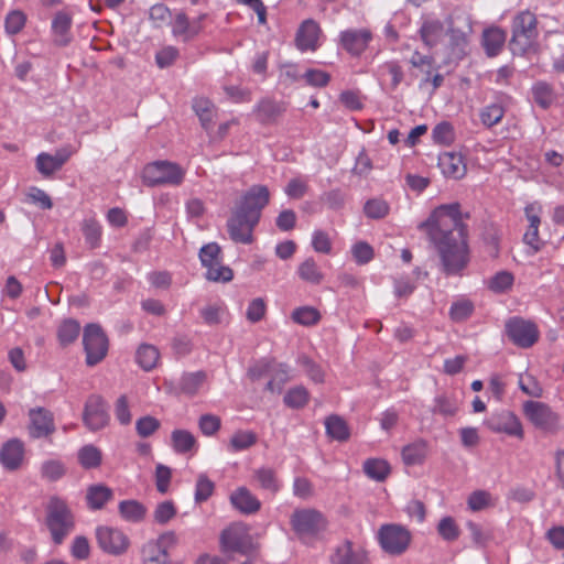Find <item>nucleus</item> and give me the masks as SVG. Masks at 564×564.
Listing matches in <instances>:
<instances>
[{"label": "nucleus", "mask_w": 564, "mask_h": 564, "mask_svg": "<svg viewBox=\"0 0 564 564\" xmlns=\"http://www.w3.org/2000/svg\"><path fill=\"white\" fill-rule=\"evenodd\" d=\"M421 41L429 48L435 47L446 34L444 22L434 18H425L419 30Z\"/></svg>", "instance_id": "obj_20"}, {"label": "nucleus", "mask_w": 564, "mask_h": 564, "mask_svg": "<svg viewBox=\"0 0 564 564\" xmlns=\"http://www.w3.org/2000/svg\"><path fill=\"white\" fill-rule=\"evenodd\" d=\"M506 332L511 341L521 348H529L539 339L536 325L521 317L510 318L506 323Z\"/></svg>", "instance_id": "obj_11"}, {"label": "nucleus", "mask_w": 564, "mask_h": 564, "mask_svg": "<svg viewBox=\"0 0 564 564\" xmlns=\"http://www.w3.org/2000/svg\"><path fill=\"white\" fill-rule=\"evenodd\" d=\"M113 498L112 490L101 484L93 485L87 489V503L90 509L98 510L104 508V506Z\"/></svg>", "instance_id": "obj_27"}, {"label": "nucleus", "mask_w": 564, "mask_h": 564, "mask_svg": "<svg viewBox=\"0 0 564 564\" xmlns=\"http://www.w3.org/2000/svg\"><path fill=\"white\" fill-rule=\"evenodd\" d=\"M253 477L262 489L272 494L279 490L278 479L272 468H259L254 470Z\"/></svg>", "instance_id": "obj_41"}, {"label": "nucleus", "mask_w": 564, "mask_h": 564, "mask_svg": "<svg viewBox=\"0 0 564 564\" xmlns=\"http://www.w3.org/2000/svg\"><path fill=\"white\" fill-rule=\"evenodd\" d=\"M506 33L499 28H490L484 32L482 44L489 56H496L502 48Z\"/></svg>", "instance_id": "obj_32"}, {"label": "nucleus", "mask_w": 564, "mask_h": 564, "mask_svg": "<svg viewBox=\"0 0 564 564\" xmlns=\"http://www.w3.org/2000/svg\"><path fill=\"white\" fill-rule=\"evenodd\" d=\"M230 501L240 512L250 514L257 512L261 503L246 487L238 488L230 496Z\"/></svg>", "instance_id": "obj_25"}, {"label": "nucleus", "mask_w": 564, "mask_h": 564, "mask_svg": "<svg viewBox=\"0 0 564 564\" xmlns=\"http://www.w3.org/2000/svg\"><path fill=\"white\" fill-rule=\"evenodd\" d=\"M160 427V421L153 416L147 415L139 419L135 429L141 437L151 436Z\"/></svg>", "instance_id": "obj_60"}, {"label": "nucleus", "mask_w": 564, "mask_h": 564, "mask_svg": "<svg viewBox=\"0 0 564 564\" xmlns=\"http://www.w3.org/2000/svg\"><path fill=\"white\" fill-rule=\"evenodd\" d=\"M46 527L55 544H61L74 530L75 519L65 500L52 497L46 507Z\"/></svg>", "instance_id": "obj_2"}, {"label": "nucleus", "mask_w": 564, "mask_h": 564, "mask_svg": "<svg viewBox=\"0 0 564 564\" xmlns=\"http://www.w3.org/2000/svg\"><path fill=\"white\" fill-rule=\"evenodd\" d=\"M371 39L372 34L367 29L347 30L340 34L343 47L352 55L361 54Z\"/></svg>", "instance_id": "obj_19"}, {"label": "nucleus", "mask_w": 564, "mask_h": 564, "mask_svg": "<svg viewBox=\"0 0 564 564\" xmlns=\"http://www.w3.org/2000/svg\"><path fill=\"white\" fill-rule=\"evenodd\" d=\"M446 23V33L449 35L452 53L456 58H460L467 44V36L471 33L470 20L468 17L460 14L449 17Z\"/></svg>", "instance_id": "obj_12"}, {"label": "nucleus", "mask_w": 564, "mask_h": 564, "mask_svg": "<svg viewBox=\"0 0 564 564\" xmlns=\"http://www.w3.org/2000/svg\"><path fill=\"white\" fill-rule=\"evenodd\" d=\"M159 358L160 352L158 348L149 344L140 345L135 354L137 362L145 371L152 370L156 366Z\"/></svg>", "instance_id": "obj_33"}, {"label": "nucleus", "mask_w": 564, "mask_h": 564, "mask_svg": "<svg viewBox=\"0 0 564 564\" xmlns=\"http://www.w3.org/2000/svg\"><path fill=\"white\" fill-rule=\"evenodd\" d=\"M458 411V402L448 395L442 394L435 398L433 412L444 416L455 415Z\"/></svg>", "instance_id": "obj_46"}, {"label": "nucleus", "mask_w": 564, "mask_h": 564, "mask_svg": "<svg viewBox=\"0 0 564 564\" xmlns=\"http://www.w3.org/2000/svg\"><path fill=\"white\" fill-rule=\"evenodd\" d=\"M351 253L356 262L359 264H366L373 258L372 247L365 241H359L355 243L351 248Z\"/></svg>", "instance_id": "obj_61"}, {"label": "nucleus", "mask_w": 564, "mask_h": 564, "mask_svg": "<svg viewBox=\"0 0 564 564\" xmlns=\"http://www.w3.org/2000/svg\"><path fill=\"white\" fill-rule=\"evenodd\" d=\"M319 26L313 20H305L296 33V46L301 51H315L317 48V41L319 36Z\"/></svg>", "instance_id": "obj_23"}, {"label": "nucleus", "mask_w": 564, "mask_h": 564, "mask_svg": "<svg viewBox=\"0 0 564 564\" xmlns=\"http://www.w3.org/2000/svg\"><path fill=\"white\" fill-rule=\"evenodd\" d=\"M364 212L367 217L372 219H380L388 215L389 213V205L387 202L379 199V198H372L367 200L364 207Z\"/></svg>", "instance_id": "obj_53"}, {"label": "nucleus", "mask_w": 564, "mask_h": 564, "mask_svg": "<svg viewBox=\"0 0 564 564\" xmlns=\"http://www.w3.org/2000/svg\"><path fill=\"white\" fill-rule=\"evenodd\" d=\"M72 26V15L65 11H58L52 22V30L55 36V43L59 46H66L72 36L69 30Z\"/></svg>", "instance_id": "obj_26"}, {"label": "nucleus", "mask_w": 564, "mask_h": 564, "mask_svg": "<svg viewBox=\"0 0 564 564\" xmlns=\"http://www.w3.org/2000/svg\"><path fill=\"white\" fill-rule=\"evenodd\" d=\"M29 433L33 438L46 437L54 433V416L45 408H34L29 411Z\"/></svg>", "instance_id": "obj_18"}, {"label": "nucleus", "mask_w": 564, "mask_h": 564, "mask_svg": "<svg viewBox=\"0 0 564 564\" xmlns=\"http://www.w3.org/2000/svg\"><path fill=\"white\" fill-rule=\"evenodd\" d=\"M467 503L471 511H481L492 506V498L486 490H476L469 495Z\"/></svg>", "instance_id": "obj_52"}, {"label": "nucleus", "mask_w": 564, "mask_h": 564, "mask_svg": "<svg viewBox=\"0 0 564 564\" xmlns=\"http://www.w3.org/2000/svg\"><path fill=\"white\" fill-rule=\"evenodd\" d=\"M36 169L45 177L53 175L56 171L61 170L59 165L52 158V154L40 153L36 158Z\"/></svg>", "instance_id": "obj_58"}, {"label": "nucleus", "mask_w": 564, "mask_h": 564, "mask_svg": "<svg viewBox=\"0 0 564 564\" xmlns=\"http://www.w3.org/2000/svg\"><path fill=\"white\" fill-rule=\"evenodd\" d=\"M24 445L18 438L9 440L0 451V463L8 470L18 469L23 460Z\"/></svg>", "instance_id": "obj_21"}, {"label": "nucleus", "mask_w": 564, "mask_h": 564, "mask_svg": "<svg viewBox=\"0 0 564 564\" xmlns=\"http://www.w3.org/2000/svg\"><path fill=\"white\" fill-rule=\"evenodd\" d=\"M326 434L338 442H345L350 436L349 427L346 421L336 414H332L325 420Z\"/></svg>", "instance_id": "obj_29"}, {"label": "nucleus", "mask_w": 564, "mask_h": 564, "mask_svg": "<svg viewBox=\"0 0 564 564\" xmlns=\"http://www.w3.org/2000/svg\"><path fill=\"white\" fill-rule=\"evenodd\" d=\"M206 380L204 371L184 373L180 381V389L182 392L194 395Z\"/></svg>", "instance_id": "obj_39"}, {"label": "nucleus", "mask_w": 564, "mask_h": 564, "mask_svg": "<svg viewBox=\"0 0 564 564\" xmlns=\"http://www.w3.org/2000/svg\"><path fill=\"white\" fill-rule=\"evenodd\" d=\"M171 437L174 451L181 454L191 451L196 443L193 434L185 430L173 431Z\"/></svg>", "instance_id": "obj_42"}, {"label": "nucleus", "mask_w": 564, "mask_h": 564, "mask_svg": "<svg viewBox=\"0 0 564 564\" xmlns=\"http://www.w3.org/2000/svg\"><path fill=\"white\" fill-rule=\"evenodd\" d=\"M270 193L264 185L251 186L236 203L235 210L249 216L254 220H260L262 209L268 205Z\"/></svg>", "instance_id": "obj_9"}, {"label": "nucleus", "mask_w": 564, "mask_h": 564, "mask_svg": "<svg viewBox=\"0 0 564 564\" xmlns=\"http://www.w3.org/2000/svg\"><path fill=\"white\" fill-rule=\"evenodd\" d=\"M284 111V104L271 99H263L257 106L258 117L262 122H271Z\"/></svg>", "instance_id": "obj_34"}, {"label": "nucleus", "mask_w": 564, "mask_h": 564, "mask_svg": "<svg viewBox=\"0 0 564 564\" xmlns=\"http://www.w3.org/2000/svg\"><path fill=\"white\" fill-rule=\"evenodd\" d=\"M82 230L86 242L90 248H97L101 237V226L94 218H88L83 221Z\"/></svg>", "instance_id": "obj_43"}, {"label": "nucleus", "mask_w": 564, "mask_h": 564, "mask_svg": "<svg viewBox=\"0 0 564 564\" xmlns=\"http://www.w3.org/2000/svg\"><path fill=\"white\" fill-rule=\"evenodd\" d=\"M513 283V275L508 271H500L496 273L488 282L490 290L501 293L511 288Z\"/></svg>", "instance_id": "obj_57"}, {"label": "nucleus", "mask_w": 564, "mask_h": 564, "mask_svg": "<svg viewBox=\"0 0 564 564\" xmlns=\"http://www.w3.org/2000/svg\"><path fill=\"white\" fill-rule=\"evenodd\" d=\"M119 513L128 522H141L147 514V508L138 500H123L119 503Z\"/></svg>", "instance_id": "obj_31"}, {"label": "nucleus", "mask_w": 564, "mask_h": 564, "mask_svg": "<svg viewBox=\"0 0 564 564\" xmlns=\"http://www.w3.org/2000/svg\"><path fill=\"white\" fill-rule=\"evenodd\" d=\"M290 522L297 538L305 543L318 538L327 528L325 516L311 508L294 510Z\"/></svg>", "instance_id": "obj_4"}, {"label": "nucleus", "mask_w": 564, "mask_h": 564, "mask_svg": "<svg viewBox=\"0 0 564 564\" xmlns=\"http://www.w3.org/2000/svg\"><path fill=\"white\" fill-rule=\"evenodd\" d=\"M487 426L496 433H505L518 438L523 437L522 425L517 415L510 411L492 414L486 422Z\"/></svg>", "instance_id": "obj_17"}, {"label": "nucleus", "mask_w": 564, "mask_h": 564, "mask_svg": "<svg viewBox=\"0 0 564 564\" xmlns=\"http://www.w3.org/2000/svg\"><path fill=\"white\" fill-rule=\"evenodd\" d=\"M220 419L213 414H203L198 421V426L206 436L214 435L220 429Z\"/></svg>", "instance_id": "obj_64"}, {"label": "nucleus", "mask_w": 564, "mask_h": 564, "mask_svg": "<svg viewBox=\"0 0 564 564\" xmlns=\"http://www.w3.org/2000/svg\"><path fill=\"white\" fill-rule=\"evenodd\" d=\"M185 171L170 161H155L148 164L142 173L143 183L154 187L160 185L177 186L182 184Z\"/></svg>", "instance_id": "obj_5"}, {"label": "nucleus", "mask_w": 564, "mask_h": 564, "mask_svg": "<svg viewBox=\"0 0 564 564\" xmlns=\"http://www.w3.org/2000/svg\"><path fill=\"white\" fill-rule=\"evenodd\" d=\"M333 564H368L367 554L364 550H354L350 542L339 545L332 555Z\"/></svg>", "instance_id": "obj_24"}, {"label": "nucleus", "mask_w": 564, "mask_h": 564, "mask_svg": "<svg viewBox=\"0 0 564 564\" xmlns=\"http://www.w3.org/2000/svg\"><path fill=\"white\" fill-rule=\"evenodd\" d=\"M523 411L529 421L538 429L553 433L558 429V416L546 404L527 401Z\"/></svg>", "instance_id": "obj_13"}, {"label": "nucleus", "mask_w": 564, "mask_h": 564, "mask_svg": "<svg viewBox=\"0 0 564 564\" xmlns=\"http://www.w3.org/2000/svg\"><path fill=\"white\" fill-rule=\"evenodd\" d=\"M438 166L447 177L462 178L466 173L463 156L455 152H443L438 155Z\"/></svg>", "instance_id": "obj_22"}, {"label": "nucleus", "mask_w": 564, "mask_h": 564, "mask_svg": "<svg viewBox=\"0 0 564 564\" xmlns=\"http://www.w3.org/2000/svg\"><path fill=\"white\" fill-rule=\"evenodd\" d=\"M257 442L258 436L254 432L238 430L231 435L227 444V449L231 453L247 451L256 445Z\"/></svg>", "instance_id": "obj_28"}, {"label": "nucleus", "mask_w": 564, "mask_h": 564, "mask_svg": "<svg viewBox=\"0 0 564 564\" xmlns=\"http://www.w3.org/2000/svg\"><path fill=\"white\" fill-rule=\"evenodd\" d=\"M438 534L448 542H453L459 536V528L452 517H444L437 524Z\"/></svg>", "instance_id": "obj_49"}, {"label": "nucleus", "mask_w": 564, "mask_h": 564, "mask_svg": "<svg viewBox=\"0 0 564 564\" xmlns=\"http://www.w3.org/2000/svg\"><path fill=\"white\" fill-rule=\"evenodd\" d=\"M532 94L534 101L543 109H546L553 102V91L546 83H536L532 88Z\"/></svg>", "instance_id": "obj_51"}, {"label": "nucleus", "mask_w": 564, "mask_h": 564, "mask_svg": "<svg viewBox=\"0 0 564 564\" xmlns=\"http://www.w3.org/2000/svg\"><path fill=\"white\" fill-rule=\"evenodd\" d=\"M365 474L377 481H382L390 473L388 463L379 458H370L364 463Z\"/></svg>", "instance_id": "obj_38"}, {"label": "nucleus", "mask_w": 564, "mask_h": 564, "mask_svg": "<svg viewBox=\"0 0 564 564\" xmlns=\"http://www.w3.org/2000/svg\"><path fill=\"white\" fill-rule=\"evenodd\" d=\"M432 138L436 143L449 144L454 140V129L452 124L446 121L436 124L432 131Z\"/></svg>", "instance_id": "obj_59"}, {"label": "nucleus", "mask_w": 564, "mask_h": 564, "mask_svg": "<svg viewBox=\"0 0 564 564\" xmlns=\"http://www.w3.org/2000/svg\"><path fill=\"white\" fill-rule=\"evenodd\" d=\"M78 459L84 468H96L101 463V452L94 445H86L78 452Z\"/></svg>", "instance_id": "obj_45"}, {"label": "nucleus", "mask_w": 564, "mask_h": 564, "mask_svg": "<svg viewBox=\"0 0 564 564\" xmlns=\"http://www.w3.org/2000/svg\"><path fill=\"white\" fill-rule=\"evenodd\" d=\"M83 421L90 431L104 429L109 422L107 405L100 395H90L86 401Z\"/></svg>", "instance_id": "obj_16"}, {"label": "nucleus", "mask_w": 564, "mask_h": 564, "mask_svg": "<svg viewBox=\"0 0 564 564\" xmlns=\"http://www.w3.org/2000/svg\"><path fill=\"white\" fill-rule=\"evenodd\" d=\"M381 549L390 555H401L410 546L412 534L398 523L382 524L377 533Z\"/></svg>", "instance_id": "obj_6"}, {"label": "nucleus", "mask_w": 564, "mask_h": 564, "mask_svg": "<svg viewBox=\"0 0 564 564\" xmlns=\"http://www.w3.org/2000/svg\"><path fill=\"white\" fill-rule=\"evenodd\" d=\"M466 527L470 533L475 546L484 549L494 539L492 531L489 527L468 521Z\"/></svg>", "instance_id": "obj_35"}, {"label": "nucleus", "mask_w": 564, "mask_h": 564, "mask_svg": "<svg viewBox=\"0 0 564 564\" xmlns=\"http://www.w3.org/2000/svg\"><path fill=\"white\" fill-rule=\"evenodd\" d=\"M292 318L297 324H301L304 326H311V325L316 324L319 321L321 315H319L318 311L315 310L314 307L303 306V307L296 308L292 313Z\"/></svg>", "instance_id": "obj_47"}, {"label": "nucleus", "mask_w": 564, "mask_h": 564, "mask_svg": "<svg viewBox=\"0 0 564 564\" xmlns=\"http://www.w3.org/2000/svg\"><path fill=\"white\" fill-rule=\"evenodd\" d=\"M511 32V51L514 54H525L533 47L539 36L536 17L530 11L518 13L512 20Z\"/></svg>", "instance_id": "obj_3"}, {"label": "nucleus", "mask_w": 564, "mask_h": 564, "mask_svg": "<svg viewBox=\"0 0 564 564\" xmlns=\"http://www.w3.org/2000/svg\"><path fill=\"white\" fill-rule=\"evenodd\" d=\"M80 325L75 319L64 321L57 330V337L62 346L72 344L78 337Z\"/></svg>", "instance_id": "obj_40"}, {"label": "nucleus", "mask_w": 564, "mask_h": 564, "mask_svg": "<svg viewBox=\"0 0 564 564\" xmlns=\"http://www.w3.org/2000/svg\"><path fill=\"white\" fill-rule=\"evenodd\" d=\"M193 110L199 118L202 127L209 131L213 127L215 117V107L213 102L206 98L199 97L193 100Z\"/></svg>", "instance_id": "obj_30"}, {"label": "nucleus", "mask_w": 564, "mask_h": 564, "mask_svg": "<svg viewBox=\"0 0 564 564\" xmlns=\"http://www.w3.org/2000/svg\"><path fill=\"white\" fill-rule=\"evenodd\" d=\"M505 115V110L499 104H491L486 106L480 111V120L481 122L490 128L497 123H499Z\"/></svg>", "instance_id": "obj_48"}, {"label": "nucleus", "mask_w": 564, "mask_h": 564, "mask_svg": "<svg viewBox=\"0 0 564 564\" xmlns=\"http://www.w3.org/2000/svg\"><path fill=\"white\" fill-rule=\"evenodd\" d=\"M221 249L216 242L203 246L199 250V259L206 271V279L214 282H229L232 270L221 263Z\"/></svg>", "instance_id": "obj_7"}, {"label": "nucleus", "mask_w": 564, "mask_h": 564, "mask_svg": "<svg viewBox=\"0 0 564 564\" xmlns=\"http://www.w3.org/2000/svg\"><path fill=\"white\" fill-rule=\"evenodd\" d=\"M290 370L286 365H275L272 364V369L270 372L271 379L267 383V389L271 392H281L282 387L290 379Z\"/></svg>", "instance_id": "obj_36"}, {"label": "nucleus", "mask_w": 564, "mask_h": 564, "mask_svg": "<svg viewBox=\"0 0 564 564\" xmlns=\"http://www.w3.org/2000/svg\"><path fill=\"white\" fill-rule=\"evenodd\" d=\"M258 224V220L253 221L249 216L234 209L227 220V230L230 239L237 243H252L253 230Z\"/></svg>", "instance_id": "obj_14"}, {"label": "nucleus", "mask_w": 564, "mask_h": 564, "mask_svg": "<svg viewBox=\"0 0 564 564\" xmlns=\"http://www.w3.org/2000/svg\"><path fill=\"white\" fill-rule=\"evenodd\" d=\"M299 362L304 368L306 375L314 382H317V383L323 382V380H324V371L312 359H310L306 356H302V357H300Z\"/></svg>", "instance_id": "obj_62"}, {"label": "nucleus", "mask_w": 564, "mask_h": 564, "mask_svg": "<svg viewBox=\"0 0 564 564\" xmlns=\"http://www.w3.org/2000/svg\"><path fill=\"white\" fill-rule=\"evenodd\" d=\"M425 457V443L416 442L406 445L402 449V458L406 465H416L423 462Z\"/></svg>", "instance_id": "obj_44"}, {"label": "nucleus", "mask_w": 564, "mask_h": 564, "mask_svg": "<svg viewBox=\"0 0 564 564\" xmlns=\"http://www.w3.org/2000/svg\"><path fill=\"white\" fill-rule=\"evenodd\" d=\"M251 536L248 528L242 523H234L220 534L223 552H238L247 554L251 549Z\"/></svg>", "instance_id": "obj_10"}, {"label": "nucleus", "mask_w": 564, "mask_h": 564, "mask_svg": "<svg viewBox=\"0 0 564 564\" xmlns=\"http://www.w3.org/2000/svg\"><path fill=\"white\" fill-rule=\"evenodd\" d=\"M172 477L171 469L163 465L158 464L155 468V484L156 489L161 494H165L169 490L170 481Z\"/></svg>", "instance_id": "obj_63"}, {"label": "nucleus", "mask_w": 564, "mask_h": 564, "mask_svg": "<svg viewBox=\"0 0 564 564\" xmlns=\"http://www.w3.org/2000/svg\"><path fill=\"white\" fill-rule=\"evenodd\" d=\"M41 474L47 480L55 481L64 476L65 467L59 460L50 459L42 464Z\"/></svg>", "instance_id": "obj_55"}, {"label": "nucleus", "mask_w": 564, "mask_h": 564, "mask_svg": "<svg viewBox=\"0 0 564 564\" xmlns=\"http://www.w3.org/2000/svg\"><path fill=\"white\" fill-rule=\"evenodd\" d=\"M297 273L303 281L311 284H319L324 279V274L312 258L306 259L300 264Z\"/></svg>", "instance_id": "obj_37"}, {"label": "nucleus", "mask_w": 564, "mask_h": 564, "mask_svg": "<svg viewBox=\"0 0 564 564\" xmlns=\"http://www.w3.org/2000/svg\"><path fill=\"white\" fill-rule=\"evenodd\" d=\"M175 516L176 508L174 503L170 500L160 502L153 512L154 521L159 524H166Z\"/></svg>", "instance_id": "obj_54"}, {"label": "nucleus", "mask_w": 564, "mask_h": 564, "mask_svg": "<svg viewBox=\"0 0 564 564\" xmlns=\"http://www.w3.org/2000/svg\"><path fill=\"white\" fill-rule=\"evenodd\" d=\"M426 225L430 226V238L440 256L442 271L446 275H460L469 263V250L459 204L440 206Z\"/></svg>", "instance_id": "obj_1"}, {"label": "nucleus", "mask_w": 564, "mask_h": 564, "mask_svg": "<svg viewBox=\"0 0 564 564\" xmlns=\"http://www.w3.org/2000/svg\"><path fill=\"white\" fill-rule=\"evenodd\" d=\"M307 401L308 392L302 386L290 389L284 397V403L293 409L303 408Z\"/></svg>", "instance_id": "obj_50"}, {"label": "nucleus", "mask_w": 564, "mask_h": 564, "mask_svg": "<svg viewBox=\"0 0 564 564\" xmlns=\"http://www.w3.org/2000/svg\"><path fill=\"white\" fill-rule=\"evenodd\" d=\"M98 545L111 555L124 553L129 546L128 536L120 530L110 527H99L96 530Z\"/></svg>", "instance_id": "obj_15"}, {"label": "nucleus", "mask_w": 564, "mask_h": 564, "mask_svg": "<svg viewBox=\"0 0 564 564\" xmlns=\"http://www.w3.org/2000/svg\"><path fill=\"white\" fill-rule=\"evenodd\" d=\"M83 343L88 366H95L106 357L108 338L98 324H88L85 327Z\"/></svg>", "instance_id": "obj_8"}, {"label": "nucleus", "mask_w": 564, "mask_h": 564, "mask_svg": "<svg viewBox=\"0 0 564 564\" xmlns=\"http://www.w3.org/2000/svg\"><path fill=\"white\" fill-rule=\"evenodd\" d=\"M214 488V482L205 474H200L196 482L195 501H206L213 495Z\"/></svg>", "instance_id": "obj_56"}]
</instances>
